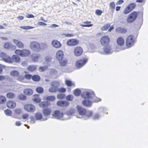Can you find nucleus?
<instances>
[{
  "label": "nucleus",
  "mask_w": 148,
  "mask_h": 148,
  "mask_svg": "<svg viewBox=\"0 0 148 148\" xmlns=\"http://www.w3.org/2000/svg\"><path fill=\"white\" fill-rule=\"evenodd\" d=\"M79 43V40L75 38H71L67 40L66 44L69 46H74L77 45Z\"/></svg>",
  "instance_id": "nucleus-10"
},
{
  "label": "nucleus",
  "mask_w": 148,
  "mask_h": 148,
  "mask_svg": "<svg viewBox=\"0 0 148 148\" xmlns=\"http://www.w3.org/2000/svg\"><path fill=\"white\" fill-rule=\"evenodd\" d=\"M77 111L79 114L81 115H85L86 113V110L81 106H78L77 107Z\"/></svg>",
  "instance_id": "nucleus-18"
},
{
  "label": "nucleus",
  "mask_w": 148,
  "mask_h": 148,
  "mask_svg": "<svg viewBox=\"0 0 148 148\" xmlns=\"http://www.w3.org/2000/svg\"><path fill=\"white\" fill-rule=\"evenodd\" d=\"M24 108L26 111L30 112H34L36 110L35 106L30 104H25L24 106Z\"/></svg>",
  "instance_id": "nucleus-9"
},
{
  "label": "nucleus",
  "mask_w": 148,
  "mask_h": 148,
  "mask_svg": "<svg viewBox=\"0 0 148 148\" xmlns=\"http://www.w3.org/2000/svg\"><path fill=\"white\" fill-rule=\"evenodd\" d=\"M6 97L8 99H14L16 97V95L13 92H9L6 94Z\"/></svg>",
  "instance_id": "nucleus-24"
},
{
  "label": "nucleus",
  "mask_w": 148,
  "mask_h": 148,
  "mask_svg": "<svg viewBox=\"0 0 148 148\" xmlns=\"http://www.w3.org/2000/svg\"><path fill=\"white\" fill-rule=\"evenodd\" d=\"M31 49L36 52H39L41 49H45L47 47V45L45 43H42L41 44L36 41L31 42L30 45Z\"/></svg>",
  "instance_id": "nucleus-1"
},
{
  "label": "nucleus",
  "mask_w": 148,
  "mask_h": 148,
  "mask_svg": "<svg viewBox=\"0 0 148 148\" xmlns=\"http://www.w3.org/2000/svg\"><path fill=\"white\" fill-rule=\"evenodd\" d=\"M65 83L68 86L75 87V86L74 83L70 80H65Z\"/></svg>",
  "instance_id": "nucleus-32"
},
{
  "label": "nucleus",
  "mask_w": 148,
  "mask_h": 148,
  "mask_svg": "<svg viewBox=\"0 0 148 148\" xmlns=\"http://www.w3.org/2000/svg\"><path fill=\"white\" fill-rule=\"evenodd\" d=\"M104 48V51L107 53H109L111 49L110 47L108 45V46H105Z\"/></svg>",
  "instance_id": "nucleus-49"
},
{
  "label": "nucleus",
  "mask_w": 148,
  "mask_h": 148,
  "mask_svg": "<svg viewBox=\"0 0 148 148\" xmlns=\"http://www.w3.org/2000/svg\"><path fill=\"white\" fill-rule=\"evenodd\" d=\"M35 117L36 120H40L42 118V115L40 113L36 112L35 114Z\"/></svg>",
  "instance_id": "nucleus-33"
},
{
  "label": "nucleus",
  "mask_w": 148,
  "mask_h": 148,
  "mask_svg": "<svg viewBox=\"0 0 148 148\" xmlns=\"http://www.w3.org/2000/svg\"><path fill=\"white\" fill-rule=\"evenodd\" d=\"M101 101V99L100 98L95 97L93 98V102H97L100 101Z\"/></svg>",
  "instance_id": "nucleus-58"
},
{
  "label": "nucleus",
  "mask_w": 148,
  "mask_h": 148,
  "mask_svg": "<svg viewBox=\"0 0 148 148\" xmlns=\"http://www.w3.org/2000/svg\"><path fill=\"white\" fill-rule=\"evenodd\" d=\"M14 111L15 113L18 114H20L22 112L21 109L19 108H16L14 110Z\"/></svg>",
  "instance_id": "nucleus-55"
},
{
  "label": "nucleus",
  "mask_w": 148,
  "mask_h": 148,
  "mask_svg": "<svg viewBox=\"0 0 148 148\" xmlns=\"http://www.w3.org/2000/svg\"><path fill=\"white\" fill-rule=\"evenodd\" d=\"M131 11V10L129 9V8L127 6L123 11V13L125 14H127Z\"/></svg>",
  "instance_id": "nucleus-53"
},
{
  "label": "nucleus",
  "mask_w": 148,
  "mask_h": 148,
  "mask_svg": "<svg viewBox=\"0 0 148 148\" xmlns=\"http://www.w3.org/2000/svg\"><path fill=\"white\" fill-rule=\"evenodd\" d=\"M29 115L28 113H25L23 114L22 115V119L24 120H27L29 117Z\"/></svg>",
  "instance_id": "nucleus-52"
},
{
  "label": "nucleus",
  "mask_w": 148,
  "mask_h": 148,
  "mask_svg": "<svg viewBox=\"0 0 148 148\" xmlns=\"http://www.w3.org/2000/svg\"><path fill=\"white\" fill-rule=\"evenodd\" d=\"M18 56L17 55H14L12 56V58L10 57L9 63L19 62L21 61V58Z\"/></svg>",
  "instance_id": "nucleus-12"
},
{
  "label": "nucleus",
  "mask_w": 148,
  "mask_h": 148,
  "mask_svg": "<svg viewBox=\"0 0 148 148\" xmlns=\"http://www.w3.org/2000/svg\"><path fill=\"white\" fill-rule=\"evenodd\" d=\"M6 101V98L4 96L0 95V104H3L5 103Z\"/></svg>",
  "instance_id": "nucleus-37"
},
{
  "label": "nucleus",
  "mask_w": 148,
  "mask_h": 148,
  "mask_svg": "<svg viewBox=\"0 0 148 148\" xmlns=\"http://www.w3.org/2000/svg\"><path fill=\"white\" fill-rule=\"evenodd\" d=\"M116 42L118 46H123L125 43L124 38L121 36L118 37L116 40Z\"/></svg>",
  "instance_id": "nucleus-19"
},
{
  "label": "nucleus",
  "mask_w": 148,
  "mask_h": 148,
  "mask_svg": "<svg viewBox=\"0 0 148 148\" xmlns=\"http://www.w3.org/2000/svg\"><path fill=\"white\" fill-rule=\"evenodd\" d=\"M16 102L12 100H9L6 103L7 106L10 109L14 108L16 107Z\"/></svg>",
  "instance_id": "nucleus-17"
},
{
  "label": "nucleus",
  "mask_w": 148,
  "mask_h": 148,
  "mask_svg": "<svg viewBox=\"0 0 148 148\" xmlns=\"http://www.w3.org/2000/svg\"><path fill=\"white\" fill-rule=\"evenodd\" d=\"M110 9L111 10L113 13L115 9V5L114 2H112L109 4Z\"/></svg>",
  "instance_id": "nucleus-35"
},
{
  "label": "nucleus",
  "mask_w": 148,
  "mask_h": 148,
  "mask_svg": "<svg viewBox=\"0 0 148 148\" xmlns=\"http://www.w3.org/2000/svg\"><path fill=\"white\" fill-rule=\"evenodd\" d=\"M52 115L56 119H59L62 117L63 113L61 112L59 110H57L53 112Z\"/></svg>",
  "instance_id": "nucleus-15"
},
{
  "label": "nucleus",
  "mask_w": 148,
  "mask_h": 148,
  "mask_svg": "<svg viewBox=\"0 0 148 148\" xmlns=\"http://www.w3.org/2000/svg\"><path fill=\"white\" fill-rule=\"evenodd\" d=\"M110 40V38L108 36H105L101 38L100 42L103 46H108L109 45Z\"/></svg>",
  "instance_id": "nucleus-7"
},
{
  "label": "nucleus",
  "mask_w": 148,
  "mask_h": 148,
  "mask_svg": "<svg viewBox=\"0 0 148 148\" xmlns=\"http://www.w3.org/2000/svg\"><path fill=\"white\" fill-rule=\"evenodd\" d=\"M56 57L57 59L59 61H62L64 58L63 52L61 50H59L56 52Z\"/></svg>",
  "instance_id": "nucleus-13"
},
{
  "label": "nucleus",
  "mask_w": 148,
  "mask_h": 148,
  "mask_svg": "<svg viewBox=\"0 0 148 148\" xmlns=\"http://www.w3.org/2000/svg\"><path fill=\"white\" fill-rule=\"evenodd\" d=\"M110 24H106L101 28V29L102 31L106 30L110 27Z\"/></svg>",
  "instance_id": "nucleus-47"
},
{
  "label": "nucleus",
  "mask_w": 148,
  "mask_h": 148,
  "mask_svg": "<svg viewBox=\"0 0 148 148\" xmlns=\"http://www.w3.org/2000/svg\"><path fill=\"white\" fill-rule=\"evenodd\" d=\"M60 65L62 66H64L67 64V60L66 59H65L63 60H62L61 61H60Z\"/></svg>",
  "instance_id": "nucleus-46"
},
{
  "label": "nucleus",
  "mask_w": 148,
  "mask_h": 148,
  "mask_svg": "<svg viewBox=\"0 0 148 148\" xmlns=\"http://www.w3.org/2000/svg\"><path fill=\"white\" fill-rule=\"evenodd\" d=\"M10 74L12 76L17 77L19 75V73L17 71L14 70L10 72Z\"/></svg>",
  "instance_id": "nucleus-34"
},
{
  "label": "nucleus",
  "mask_w": 148,
  "mask_h": 148,
  "mask_svg": "<svg viewBox=\"0 0 148 148\" xmlns=\"http://www.w3.org/2000/svg\"><path fill=\"white\" fill-rule=\"evenodd\" d=\"M47 66H41L39 68L38 70L39 71L42 72L45 71L47 70Z\"/></svg>",
  "instance_id": "nucleus-54"
},
{
  "label": "nucleus",
  "mask_w": 148,
  "mask_h": 148,
  "mask_svg": "<svg viewBox=\"0 0 148 148\" xmlns=\"http://www.w3.org/2000/svg\"><path fill=\"white\" fill-rule=\"evenodd\" d=\"M51 58L50 57H46L45 58V60L47 62H49L51 61Z\"/></svg>",
  "instance_id": "nucleus-61"
},
{
  "label": "nucleus",
  "mask_w": 148,
  "mask_h": 148,
  "mask_svg": "<svg viewBox=\"0 0 148 148\" xmlns=\"http://www.w3.org/2000/svg\"><path fill=\"white\" fill-rule=\"evenodd\" d=\"M50 104V103L48 101L41 102L39 104L40 107L42 108L47 107Z\"/></svg>",
  "instance_id": "nucleus-31"
},
{
  "label": "nucleus",
  "mask_w": 148,
  "mask_h": 148,
  "mask_svg": "<svg viewBox=\"0 0 148 148\" xmlns=\"http://www.w3.org/2000/svg\"><path fill=\"white\" fill-rule=\"evenodd\" d=\"M138 13L134 11L131 13L128 16L127 18V22L128 23H131L134 22L137 17Z\"/></svg>",
  "instance_id": "nucleus-4"
},
{
  "label": "nucleus",
  "mask_w": 148,
  "mask_h": 148,
  "mask_svg": "<svg viewBox=\"0 0 148 148\" xmlns=\"http://www.w3.org/2000/svg\"><path fill=\"white\" fill-rule=\"evenodd\" d=\"M59 92H64L66 91V89L64 88H62L58 89Z\"/></svg>",
  "instance_id": "nucleus-59"
},
{
  "label": "nucleus",
  "mask_w": 148,
  "mask_h": 148,
  "mask_svg": "<svg viewBox=\"0 0 148 148\" xmlns=\"http://www.w3.org/2000/svg\"><path fill=\"white\" fill-rule=\"evenodd\" d=\"M83 50L82 48L79 46L75 47L74 49V53L76 56H79L82 54Z\"/></svg>",
  "instance_id": "nucleus-11"
},
{
  "label": "nucleus",
  "mask_w": 148,
  "mask_h": 148,
  "mask_svg": "<svg viewBox=\"0 0 148 148\" xmlns=\"http://www.w3.org/2000/svg\"><path fill=\"white\" fill-rule=\"evenodd\" d=\"M51 112V109L49 108H45L42 110V112L43 114L46 116L49 115Z\"/></svg>",
  "instance_id": "nucleus-25"
},
{
  "label": "nucleus",
  "mask_w": 148,
  "mask_h": 148,
  "mask_svg": "<svg viewBox=\"0 0 148 148\" xmlns=\"http://www.w3.org/2000/svg\"><path fill=\"white\" fill-rule=\"evenodd\" d=\"M24 93L27 95H30L33 94V90L30 88L25 89L23 90Z\"/></svg>",
  "instance_id": "nucleus-26"
},
{
  "label": "nucleus",
  "mask_w": 148,
  "mask_h": 148,
  "mask_svg": "<svg viewBox=\"0 0 148 148\" xmlns=\"http://www.w3.org/2000/svg\"><path fill=\"white\" fill-rule=\"evenodd\" d=\"M18 97L19 99L21 100H25L27 99L26 96L22 94L19 95Z\"/></svg>",
  "instance_id": "nucleus-44"
},
{
  "label": "nucleus",
  "mask_w": 148,
  "mask_h": 148,
  "mask_svg": "<svg viewBox=\"0 0 148 148\" xmlns=\"http://www.w3.org/2000/svg\"><path fill=\"white\" fill-rule=\"evenodd\" d=\"M25 16L28 18H34V15L31 14H27Z\"/></svg>",
  "instance_id": "nucleus-60"
},
{
  "label": "nucleus",
  "mask_w": 148,
  "mask_h": 148,
  "mask_svg": "<svg viewBox=\"0 0 148 148\" xmlns=\"http://www.w3.org/2000/svg\"><path fill=\"white\" fill-rule=\"evenodd\" d=\"M17 79L21 82H23L25 79V77L23 75H19L17 77Z\"/></svg>",
  "instance_id": "nucleus-43"
},
{
  "label": "nucleus",
  "mask_w": 148,
  "mask_h": 148,
  "mask_svg": "<svg viewBox=\"0 0 148 148\" xmlns=\"http://www.w3.org/2000/svg\"><path fill=\"white\" fill-rule=\"evenodd\" d=\"M135 42V39L133 35H130L127 36L126 40V45L128 48L133 46Z\"/></svg>",
  "instance_id": "nucleus-5"
},
{
  "label": "nucleus",
  "mask_w": 148,
  "mask_h": 148,
  "mask_svg": "<svg viewBox=\"0 0 148 148\" xmlns=\"http://www.w3.org/2000/svg\"><path fill=\"white\" fill-rule=\"evenodd\" d=\"M87 61L88 59L86 58H83L77 60L75 62V66L77 69H79L83 66Z\"/></svg>",
  "instance_id": "nucleus-6"
},
{
  "label": "nucleus",
  "mask_w": 148,
  "mask_h": 148,
  "mask_svg": "<svg viewBox=\"0 0 148 148\" xmlns=\"http://www.w3.org/2000/svg\"><path fill=\"white\" fill-rule=\"evenodd\" d=\"M82 96L84 98L86 99L83 101V104L86 107L90 106L92 104V102L89 100L91 98L90 93L89 92H86L82 95Z\"/></svg>",
  "instance_id": "nucleus-2"
},
{
  "label": "nucleus",
  "mask_w": 148,
  "mask_h": 148,
  "mask_svg": "<svg viewBox=\"0 0 148 148\" xmlns=\"http://www.w3.org/2000/svg\"><path fill=\"white\" fill-rule=\"evenodd\" d=\"M13 42L16 46L19 48H23L24 47V45L21 41L16 39L13 40Z\"/></svg>",
  "instance_id": "nucleus-20"
},
{
  "label": "nucleus",
  "mask_w": 148,
  "mask_h": 148,
  "mask_svg": "<svg viewBox=\"0 0 148 148\" xmlns=\"http://www.w3.org/2000/svg\"><path fill=\"white\" fill-rule=\"evenodd\" d=\"M102 13V11L101 10L98 9L96 10L95 12V14L98 16H100Z\"/></svg>",
  "instance_id": "nucleus-57"
},
{
  "label": "nucleus",
  "mask_w": 148,
  "mask_h": 148,
  "mask_svg": "<svg viewBox=\"0 0 148 148\" xmlns=\"http://www.w3.org/2000/svg\"><path fill=\"white\" fill-rule=\"evenodd\" d=\"M40 57V55L39 54L36 55L33 54L32 55V59L34 61H38V59Z\"/></svg>",
  "instance_id": "nucleus-41"
},
{
  "label": "nucleus",
  "mask_w": 148,
  "mask_h": 148,
  "mask_svg": "<svg viewBox=\"0 0 148 148\" xmlns=\"http://www.w3.org/2000/svg\"><path fill=\"white\" fill-rule=\"evenodd\" d=\"M51 43L54 47L57 48L60 47L62 46V44L60 42L56 40H53Z\"/></svg>",
  "instance_id": "nucleus-21"
},
{
  "label": "nucleus",
  "mask_w": 148,
  "mask_h": 148,
  "mask_svg": "<svg viewBox=\"0 0 148 148\" xmlns=\"http://www.w3.org/2000/svg\"><path fill=\"white\" fill-rule=\"evenodd\" d=\"M74 110H70L67 112V114L69 115H72V114H73L74 113Z\"/></svg>",
  "instance_id": "nucleus-62"
},
{
  "label": "nucleus",
  "mask_w": 148,
  "mask_h": 148,
  "mask_svg": "<svg viewBox=\"0 0 148 148\" xmlns=\"http://www.w3.org/2000/svg\"><path fill=\"white\" fill-rule=\"evenodd\" d=\"M55 99V97L53 96H50L46 97L45 99L48 101H52Z\"/></svg>",
  "instance_id": "nucleus-38"
},
{
  "label": "nucleus",
  "mask_w": 148,
  "mask_h": 148,
  "mask_svg": "<svg viewBox=\"0 0 148 148\" xmlns=\"http://www.w3.org/2000/svg\"><path fill=\"white\" fill-rule=\"evenodd\" d=\"M69 103L66 101H60L57 102V105L60 107H66L69 105Z\"/></svg>",
  "instance_id": "nucleus-14"
},
{
  "label": "nucleus",
  "mask_w": 148,
  "mask_h": 148,
  "mask_svg": "<svg viewBox=\"0 0 148 148\" xmlns=\"http://www.w3.org/2000/svg\"><path fill=\"white\" fill-rule=\"evenodd\" d=\"M3 47L5 48L10 49L13 47V45L10 42H6L4 44Z\"/></svg>",
  "instance_id": "nucleus-27"
},
{
  "label": "nucleus",
  "mask_w": 148,
  "mask_h": 148,
  "mask_svg": "<svg viewBox=\"0 0 148 148\" xmlns=\"http://www.w3.org/2000/svg\"><path fill=\"white\" fill-rule=\"evenodd\" d=\"M15 53L16 55L21 57H26L30 55V51L26 49L22 50L16 49L15 51Z\"/></svg>",
  "instance_id": "nucleus-3"
},
{
  "label": "nucleus",
  "mask_w": 148,
  "mask_h": 148,
  "mask_svg": "<svg viewBox=\"0 0 148 148\" xmlns=\"http://www.w3.org/2000/svg\"><path fill=\"white\" fill-rule=\"evenodd\" d=\"M59 85V83L57 82L54 81L52 82L51 87L49 89V91L51 92H54L58 91V87Z\"/></svg>",
  "instance_id": "nucleus-8"
},
{
  "label": "nucleus",
  "mask_w": 148,
  "mask_h": 148,
  "mask_svg": "<svg viewBox=\"0 0 148 148\" xmlns=\"http://www.w3.org/2000/svg\"><path fill=\"white\" fill-rule=\"evenodd\" d=\"M85 115L86 117L89 118L92 116L93 112L91 111H88L87 112L86 111V113Z\"/></svg>",
  "instance_id": "nucleus-45"
},
{
  "label": "nucleus",
  "mask_w": 148,
  "mask_h": 148,
  "mask_svg": "<svg viewBox=\"0 0 148 148\" xmlns=\"http://www.w3.org/2000/svg\"><path fill=\"white\" fill-rule=\"evenodd\" d=\"M0 57L2 58V60L5 62L9 63L10 57L8 56L5 53L3 52L0 53Z\"/></svg>",
  "instance_id": "nucleus-16"
},
{
  "label": "nucleus",
  "mask_w": 148,
  "mask_h": 148,
  "mask_svg": "<svg viewBox=\"0 0 148 148\" xmlns=\"http://www.w3.org/2000/svg\"><path fill=\"white\" fill-rule=\"evenodd\" d=\"M20 28H21L22 29H23L25 30H28L29 29H33L34 27H32L30 26H21L20 27Z\"/></svg>",
  "instance_id": "nucleus-51"
},
{
  "label": "nucleus",
  "mask_w": 148,
  "mask_h": 148,
  "mask_svg": "<svg viewBox=\"0 0 148 148\" xmlns=\"http://www.w3.org/2000/svg\"><path fill=\"white\" fill-rule=\"evenodd\" d=\"M116 32L119 34H124L127 32L126 29L121 27H118L116 29Z\"/></svg>",
  "instance_id": "nucleus-22"
},
{
  "label": "nucleus",
  "mask_w": 148,
  "mask_h": 148,
  "mask_svg": "<svg viewBox=\"0 0 148 148\" xmlns=\"http://www.w3.org/2000/svg\"><path fill=\"white\" fill-rule=\"evenodd\" d=\"M81 92V90L79 89H76L73 91L74 94L76 96H79Z\"/></svg>",
  "instance_id": "nucleus-40"
},
{
  "label": "nucleus",
  "mask_w": 148,
  "mask_h": 148,
  "mask_svg": "<svg viewBox=\"0 0 148 148\" xmlns=\"http://www.w3.org/2000/svg\"><path fill=\"white\" fill-rule=\"evenodd\" d=\"M64 36L66 37H73L74 36V35L72 34H65Z\"/></svg>",
  "instance_id": "nucleus-63"
},
{
  "label": "nucleus",
  "mask_w": 148,
  "mask_h": 148,
  "mask_svg": "<svg viewBox=\"0 0 148 148\" xmlns=\"http://www.w3.org/2000/svg\"><path fill=\"white\" fill-rule=\"evenodd\" d=\"M32 79L34 82H38L40 80L41 78L39 75L35 74L32 75Z\"/></svg>",
  "instance_id": "nucleus-28"
},
{
  "label": "nucleus",
  "mask_w": 148,
  "mask_h": 148,
  "mask_svg": "<svg viewBox=\"0 0 148 148\" xmlns=\"http://www.w3.org/2000/svg\"><path fill=\"white\" fill-rule=\"evenodd\" d=\"M32 100L35 103H38L40 102L41 99L39 97V95L35 94L33 96Z\"/></svg>",
  "instance_id": "nucleus-23"
},
{
  "label": "nucleus",
  "mask_w": 148,
  "mask_h": 148,
  "mask_svg": "<svg viewBox=\"0 0 148 148\" xmlns=\"http://www.w3.org/2000/svg\"><path fill=\"white\" fill-rule=\"evenodd\" d=\"M32 76L30 74H26L24 75L25 78L28 80H29L31 79H32Z\"/></svg>",
  "instance_id": "nucleus-56"
},
{
  "label": "nucleus",
  "mask_w": 148,
  "mask_h": 148,
  "mask_svg": "<svg viewBox=\"0 0 148 148\" xmlns=\"http://www.w3.org/2000/svg\"><path fill=\"white\" fill-rule=\"evenodd\" d=\"M36 92L38 93L41 94L43 92L44 90L43 88L41 87H37L36 88Z\"/></svg>",
  "instance_id": "nucleus-36"
},
{
  "label": "nucleus",
  "mask_w": 148,
  "mask_h": 148,
  "mask_svg": "<svg viewBox=\"0 0 148 148\" xmlns=\"http://www.w3.org/2000/svg\"><path fill=\"white\" fill-rule=\"evenodd\" d=\"M124 2L123 0H119L116 3V5H120Z\"/></svg>",
  "instance_id": "nucleus-64"
},
{
  "label": "nucleus",
  "mask_w": 148,
  "mask_h": 148,
  "mask_svg": "<svg viewBox=\"0 0 148 148\" xmlns=\"http://www.w3.org/2000/svg\"><path fill=\"white\" fill-rule=\"evenodd\" d=\"M4 111L5 114L7 116H10L12 114V111L9 109H6Z\"/></svg>",
  "instance_id": "nucleus-48"
},
{
  "label": "nucleus",
  "mask_w": 148,
  "mask_h": 148,
  "mask_svg": "<svg viewBox=\"0 0 148 148\" xmlns=\"http://www.w3.org/2000/svg\"><path fill=\"white\" fill-rule=\"evenodd\" d=\"M136 5L134 3H132L129 4L127 6L132 11L136 7Z\"/></svg>",
  "instance_id": "nucleus-39"
},
{
  "label": "nucleus",
  "mask_w": 148,
  "mask_h": 148,
  "mask_svg": "<svg viewBox=\"0 0 148 148\" xmlns=\"http://www.w3.org/2000/svg\"><path fill=\"white\" fill-rule=\"evenodd\" d=\"M91 21H86L84 22L83 23L84 24H80V25L82 27H90L93 25V24H91Z\"/></svg>",
  "instance_id": "nucleus-30"
},
{
  "label": "nucleus",
  "mask_w": 148,
  "mask_h": 148,
  "mask_svg": "<svg viewBox=\"0 0 148 148\" xmlns=\"http://www.w3.org/2000/svg\"><path fill=\"white\" fill-rule=\"evenodd\" d=\"M27 69L29 71L32 72L35 71L36 70L37 66L34 65H29L28 66Z\"/></svg>",
  "instance_id": "nucleus-29"
},
{
  "label": "nucleus",
  "mask_w": 148,
  "mask_h": 148,
  "mask_svg": "<svg viewBox=\"0 0 148 148\" xmlns=\"http://www.w3.org/2000/svg\"><path fill=\"white\" fill-rule=\"evenodd\" d=\"M73 96L71 95H68L66 97V100L68 101H72L73 99Z\"/></svg>",
  "instance_id": "nucleus-42"
},
{
  "label": "nucleus",
  "mask_w": 148,
  "mask_h": 148,
  "mask_svg": "<svg viewBox=\"0 0 148 148\" xmlns=\"http://www.w3.org/2000/svg\"><path fill=\"white\" fill-rule=\"evenodd\" d=\"M66 97L64 94H59L57 95V97L59 99H63Z\"/></svg>",
  "instance_id": "nucleus-50"
}]
</instances>
